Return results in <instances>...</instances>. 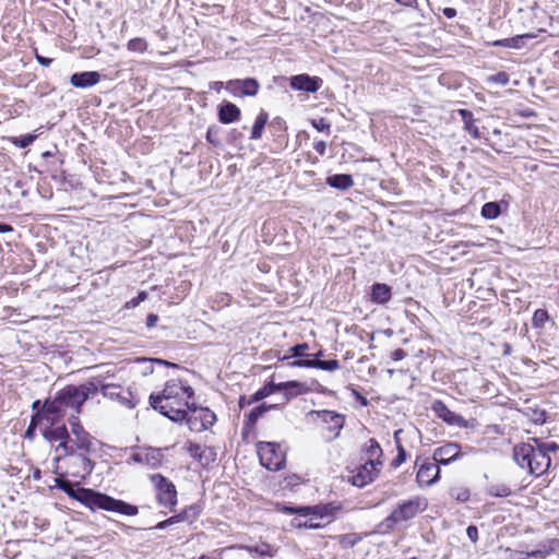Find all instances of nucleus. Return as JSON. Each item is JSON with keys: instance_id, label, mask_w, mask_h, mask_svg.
I'll list each match as a JSON object with an SVG mask.
<instances>
[{"instance_id": "obj_61", "label": "nucleus", "mask_w": 559, "mask_h": 559, "mask_svg": "<svg viewBox=\"0 0 559 559\" xmlns=\"http://www.w3.org/2000/svg\"><path fill=\"white\" fill-rule=\"evenodd\" d=\"M396 1L404 5H412L414 0H396Z\"/></svg>"}, {"instance_id": "obj_6", "label": "nucleus", "mask_w": 559, "mask_h": 559, "mask_svg": "<svg viewBox=\"0 0 559 559\" xmlns=\"http://www.w3.org/2000/svg\"><path fill=\"white\" fill-rule=\"evenodd\" d=\"M257 451L262 466L269 471H280L285 467L286 454L280 443L260 441Z\"/></svg>"}, {"instance_id": "obj_25", "label": "nucleus", "mask_w": 559, "mask_h": 559, "mask_svg": "<svg viewBox=\"0 0 559 559\" xmlns=\"http://www.w3.org/2000/svg\"><path fill=\"white\" fill-rule=\"evenodd\" d=\"M310 508H302L298 510L300 513L299 516L295 518L292 522L294 527H305V528H319L321 524L317 522V519L313 518H307L309 514Z\"/></svg>"}, {"instance_id": "obj_56", "label": "nucleus", "mask_w": 559, "mask_h": 559, "mask_svg": "<svg viewBox=\"0 0 559 559\" xmlns=\"http://www.w3.org/2000/svg\"><path fill=\"white\" fill-rule=\"evenodd\" d=\"M405 356H406V353L401 348H397L392 353L393 360H402L403 358H405Z\"/></svg>"}, {"instance_id": "obj_36", "label": "nucleus", "mask_w": 559, "mask_h": 559, "mask_svg": "<svg viewBox=\"0 0 559 559\" xmlns=\"http://www.w3.org/2000/svg\"><path fill=\"white\" fill-rule=\"evenodd\" d=\"M488 493L493 497H508L511 495V489L504 484H495L488 487Z\"/></svg>"}, {"instance_id": "obj_44", "label": "nucleus", "mask_w": 559, "mask_h": 559, "mask_svg": "<svg viewBox=\"0 0 559 559\" xmlns=\"http://www.w3.org/2000/svg\"><path fill=\"white\" fill-rule=\"evenodd\" d=\"M359 540L356 534H344L340 536V544L343 547H353Z\"/></svg>"}, {"instance_id": "obj_2", "label": "nucleus", "mask_w": 559, "mask_h": 559, "mask_svg": "<svg viewBox=\"0 0 559 559\" xmlns=\"http://www.w3.org/2000/svg\"><path fill=\"white\" fill-rule=\"evenodd\" d=\"M60 488L68 493L69 497L80 501L92 511L105 510L128 516H134L139 513L136 506L126 501L115 499L108 495L87 488L73 489L69 483H64Z\"/></svg>"}, {"instance_id": "obj_43", "label": "nucleus", "mask_w": 559, "mask_h": 559, "mask_svg": "<svg viewBox=\"0 0 559 559\" xmlns=\"http://www.w3.org/2000/svg\"><path fill=\"white\" fill-rule=\"evenodd\" d=\"M45 420L44 409L40 412L38 411L32 416L31 424L26 430V436H31L33 433V430L35 427L41 421Z\"/></svg>"}, {"instance_id": "obj_53", "label": "nucleus", "mask_w": 559, "mask_h": 559, "mask_svg": "<svg viewBox=\"0 0 559 559\" xmlns=\"http://www.w3.org/2000/svg\"><path fill=\"white\" fill-rule=\"evenodd\" d=\"M397 449H399V454H397L396 459L394 460L395 465H400L401 463H403L405 461V450L403 449L402 445H399Z\"/></svg>"}, {"instance_id": "obj_19", "label": "nucleus", "mask_w": 559, "mask_h": 559, "mask_svg": "<svg viewBox=\"0 0 559 559\" xmlns=\"http://www.w3.org/2000/svg\"><path fill=\"white\" fill-rule=\"evenodd\" d=\"M440 468L436 463L426 462L420 465L416 480L420 487H427L435 484L439 478Z\"/></svg>"}, {"instance_id": "obj_55", "label": "nucleus", "mask_w": 559, "mask_h": 559, "mask_svg": "<svg viewBox=\"0 0 559 559\" xmlns=\"http://www.w3.org/2000/svg\"><path fill=\"white\" fill-rule=\"evenodd\" d=\"M157 321H158V316L155 314V313H150L146 317V326L147 328H153L156 324Z\"/></svg>"}, {"instance_id": "obj_27", "label": "nucleus", "mask_w": 559, "mask_h": 559, "mask_svg": "<svg viewBox=\"0 0 559 559\" xmlns=\"http://www.w3.org/2000/svg\"><path fill=\"white\" fill-rule=\"evenodd\" d=\"M201 514V507L199 504H191L183 509L180 513L173 515L176 523L188 522L193 523Z\"/></svg>"}, {"instance_id": "obj_29", "label": "nucleus", "mask_w": 559, "mask_h": 559, "mask_svg": "<svg viewBox=\"0 0 559 559\" xmlns=\"http://www.w3.org/2000/svg\"><path fill=\"white\" fill-rule=\"evenodd\" d=\"M459 114L462 117L464 122V129L475 139L480 138V132L478 128L475 126V120L473 118V114L467 109H460Z\"/></svg>"}, {"instance_id": "obj_35", "label": "nucleus", "mask_w": 559, "mask_h": 559, "mask_svg": "<svg viewBox=\"0 0 559 559\" xmlns=\"http://www.w3.org/2000/svg\"><path fill=\"white\" fill-rule=\"evenodd\" d=\"M549 321V314L545 309H537L532 318L534 329H544L545 323Z\"/></svg>"}, {"instance_id": "obj_59", "label": "nucleus", "mask_w": 559, "mask_h": 559, "mask_svg": "<svg viewBox=\"0 0 559 559\" xmlns=\"http://www.w3.org/2000/svg\"><path fill=\"white\" fill-rule=\"evenodd\" d=\"M32 408H33L34 411H36V413H37L38 411H40V412H41V411H43V406L40 407V401H39V400H37V401L33 402V404H32Z\"/></svg>"}, {"instance_id": "obj_21", "label": "nucleus", "mask_w": 559, "mask_h": 559, "mask_svg": "<svg viewBox=\"0 0 559 559\" xmlns=\"http://www.w3.org/2000/svg\"><path fill=\"white\" fill-rule=\"evenodd\" d=\"M100 74L96 71L78 72L71 75L70 83L78 88H85L96 85Z\"/></svg>"}, {"instance_id": "obj_10", "label": "nucleus", "mask_w": 559, "mask_h": 559, "mask_svg": "<svg viewBox=\"0 0 559 559\" xmlns=\"http://www.w3.org/2000/svg\"><path fill=\"white\" fill-rule=\"evenodd\" d=\"M49 425L50 426L44 430L43 436L49 442H59L55 449L56 455H59L60 453H69L70 449L73 447L70 445V435L66 425L57 427L51 424Z\"/></svg>"}, {"instance_id": "obj_52", "label": "nucleus", "mask_w": 559, "mask_h": 559, "mask_svg": "<svg viewBox=\"0 0 559 559\" xmlns=\"http://www.w3.org/2000/svg\"><path fill=\"white\" fill-rule=\"evenodd\" d=\"M313 148L316 150V152L323 156L325 154V151H326V142L324 141H317L313 143Z\"/></svg>"}, {"instance_id": "obj_8", "label": "nucleus", "mask_w": 559, "mask_h": 559, "mask_svg": "<svg viewBox=\"0 0 559 559\" xmlns=\"http://www.w3.org/2000/svg\"><path fill=\"white\" fill-rule=\"evenodd\" d=\"M183 420H186L191 431L201 432L214 425L216 416L209 408L197 407L193 403H190V407L186 409Z\"/></svg>"}, {"instance_id": "obj_63", "label": "nucleus", "mask_w": 559, "mask_h": 559, "mask_svg": "<svg viewBox=\"0 0 559 559\" xmlns=\"http://www.w3.org/2000/svg\"><path fill=\"white\" fill-rule=\"evenodd\" d=\"M322 355H323V354H322V352L320 350L319 353H317V354H314V355H312V356H313L314 358H317V359H318V357H321Z\"/></svg>"}, {"instance_id": "obj_28", "label": "nucleus", "mask_w": 559, "mask_h": 559, "mask_svg": "<svg viewBox=\"0 0 559 559\" xmlns=\"http://www.w3.org/2000/svg\"><path fill=\"white\" fill-rule=\"evenodd\" d=\"M371 298L376 302L384 304L391 298V288L385 284L377 283L372 286Z\"/></svg>"}, {"instance_id": "obj_41", "label": "nucleus", "mask_w": 559, "mask_h": 559, "mask_svg": "<svg viewBox=\"0 0 559 559\" xmlns=\"http://www.w3.org/2000/svg\"><path fill=\"white\" fill-rule=\"evenodd\" d=\"M469 490L463 487H456L451 490V497L460 502H465L469 499Z\"/></svg>"}, {"instance_id": "obj_26", "label": "nucleus", "mask_w": 559, "mask_h": 559, "mask_svg": "<svg viewBox=\"0 0 559 559\" xmlns=\"http://www.w3.org/2000/svg\"><path fill=\"white\" fill-rule=\"evenodd\" d=\"M326 183L332 188L345 191L353 187L354 180L350 175L337 174L328 177Z\"/></svg>"}, {"instance_id": "obj_4", "label": "nucleus", "mask_w": 559, "mask_h": 559, "mask_svg": "<svg viewBox=\"0 0 559 559\" xmlns=\"http://www.w3.org/2000/svg\"><path fill=\"white\" fill-rule=\"evenodd\" d=\"M513 457L521 468L530 474L540 476L550 467V456L546 455L537 444L521 443L514 447Z\"/></svg>"}, {"instance_id": "obj_7", "label": "nucleus", "mask_w": 559, "mask_h": 559, "mask_svg": "<svg viewBox=\"0 0 559 559\" xmlns=\"http://www.w3.org/2000/svg\"><path fill=\"white\" fill-rule=\"evenodd\" d=\"M55 460L57 462L64 461L67 465V474L74 478L84 479L93 472L94 468L92 461L83 454L75 453L74 448H71L69 453H60L59 455H56Z\"/></svg>"}, {"instance_id": "obj_48", "label": "nucleus", "mask_w": 559, "mask_h": 559, "mask_svg": "<svg viewBox=\"0 0 559 559\" xmlns=\"http://www.w3.org/2000/svg\"><path fill=\"white\" fill-rule=\"evenodd\" d=\"M311 124L313 128H316L318 131H326L330 132L331 126L324 118L321 119H314L311 121Z\"/></svg>"}, {"instance_id": "obj_39", "label": "nucleus", "mask_w": 559, "mask_h": 559, "mask_svg": "<svg viewBox=\"0 0 559 559\" xmlns=\"http://www.w3.org/2000/svg\"><path fill=\"white\" fill-rule=\"evenodd\" d=\"M36 138L37 135L35 134H25L19 138H13L12 143L17 147L25 148L29 146L36 140Z\"/></svg>"}, {"instance_id": "obj_14", "label": "nucleus", "mask_w": 559, "mask_h": 559, "mask_svg": "<svg viewBox=\"0 0 559 559\" xmlns=\"http://www.w3.org/2000/svg\"><path fill=\"white\" fill-rule=\"evenodd\" d=\"M226 90L234 96H254L259 92V83L254 79L230 80L226 83Z\"/></svg>"}, {"instance_id": "obj_51", "label": "nucleus", "mask_w": 559, "mask_h": 559, "mask_svg": "<svg viewBox=\"0 0 559 559\" xmlns=\"http://www.w3.org/2000/svg\"><path fill=\"white\" fill-rule=\"evenodd\" d=\"M466 535L471 542L476 543L478 540V530L475 525H469L466 528Z\"/></svg>"}, {"instance_id": "obj_32", "label": "nucleus", "mask_w": 559, "mask_h": 559, "mask_svg": "<svg viewBox=\"0 0 559 559\" xmlns=\"http://www.w3.org/2000/svg\"><path fill=\"white\" fill-rule=\"evenodd\" d=\"M102 393L105 397H109L112 400L120 399L122 403H129L127 399L121 397L120 388L112 383H106L104 381V384L102 385Z\"/></svg>"}, {"instance_id": "obj_15", "label": "nucleus", "mask_w": 559, "mask_h": 559, "mask_svg": "<svg viewBox=\"0 0 559 559\" xmlns=\"http://www.w3.org/2000/svg\"><path fill=\"white\" fill-rule=\"evenodd\" d=\"M131 460L135 463L157 468L162 465L163 454L159 449H141L132 454Z\"/></svg>"}, {"instance_id": "obj_1", "label": "nucleus", "mask_w": 559, "mask_h": 559, "mask_svg": "<svg viewBox=\"0 0 559 559\" xmlns=\"http://www.w3.org/2000/svg\"><path fill=\"white\" fill-rule=\"evenodd\" d=\"M192 395L191 386L178 380H170L166 382L162 393L150 395V404L155 411L173 421H182L186 409L190 407L189 401Z\"/></svg>"}, {"instance_id": "obj_17", "label": "nucleus", "mask_w": 559, "mask_h": 559, "mask_svg": "<svg viewBox=\"0 0 559 559\" xmlns=\"http://www.w3.org/2000/svg\"><path fill=\"white\" fill-rule=\"evenodd\" d=\"M69 423L71 426V432L75 438V444L79 449L88 451L92 447V437L91 435L84 430L81 426L78 416L71 415L69 417Z\"/></svg>"}, {"instance_id": "obj_49", "label": "nucleus", "mask_w": 559, "mask_h": 559, "mask_svg": "<svg viewBox=\"0 0 559 559\" xmlns=\"http://www.w3.org/2000/svg\"><path fill=\"white\" fill-rule=\"evenodd\" d=\"M147 297L145 292H140L136 297L126 302V308H135L140 302L144 301Z\"/></svg>"}, {"instance_id": "obj_38", "label": "nucleus", "mask_w": 559, "mask_h": 559, "mask_svg": "<svg viewBox=\"0 0 559 559\" xmlns=\"http://www.w3.org/2000/svg\"><path fill=\"white\" fill-rule=\"evenodd\" d=\"M127 47L130 51L144 52L147 49V43L145 39L136 37L130 39Z\"/></svg>"}, {"instance_id": "obj_22", "label": "nucleus", "mask_w": 559, "mask_h": 559, "mask_svg": "<svg viewBox=\"0 0 559 559\" xmlns=\"http://www.w3.org/2000/svg\"><path fill=\"white\" fill-rule=\"evenodd\" d=\"M362 460L374 463L377 466L382 467L383 462L381 460L382 457V449L380 444L374 439H369L366 443L364 451H362Z\"/></svg>"}, {"instance_id": "obj_16", "label": "nucleus", "mask_w": 559, "mask_h": 559, "mask_svg": "<svg viewBox=\"0 0 559 559\" xmlns=\"http://www.w3.org/2000/svg\"><path fill=\"white\" fill-rule=\"evenodd\" d=\"M461 456V448L457 443L449 442L439 447L433 452L436 463L447 465Z\"/></svg>"}, {"instance_id": "obj_20", "label": "nucleus", "mask_w": 559, "mask_h": 559, "mask_svg": "<svg viewBox=\"0 0 559 559\" xmlns=\"http://www.w3.org/2000/svg\"><path fill=\"white\" fill-rule=\"evenodd\" d=\"M431 408L439 418L450 425L463 426L465 423L461 415L450 411L441 401H435Z\"/></svg>"}, {"instance_id": "obj_54", "label": "nucleus", "mask_w": 559, "mask_h": 559, "mask_svg": "<svg viewBox=\"0 0 559 559\" xmlns=\"http://www.w3.org/2000/svg\"><path fill=\"white\" fill-rule=\"evenodd\" d=\"M175 523H176V521H175V520H173V516H170L169 519H167V520H165V521L159 522V523L155 526V528H156V530H164V528H166V527H168L169 525H173V524H175Z\"/></svg>"}, {"instance_id": "obj_64", "label": "nucleus", "mask_w": 559, "mask_h": 559, "mask_svg": "<svg viewBox=\"0 0 559 559\" xmlns=\"http://www.w3.org/2000/svg\"><path fill=\"white\" fill-rule=\"evenodd\" d=\"M153 361H154V360H148L147 362L151 365ZM155 361H156V362H158V364H163V362H164V361H163V360H160V359H156Z\"/></svg>"}, {"instance_id": "obj_37", "label": "nucleus", "mask_w": 559, "mask_h": 559, "mask_svg": "<svg viewBox=\"0 0 559 559\" xmlns=\"http://www.w3.org/2000/svg\"><path fill=\"white\" fill-rule=\"evenodd\" d=\"M309 345L307 343L297 344L289 348L290 355H285L282 359H288L289 357H309L310 355L306 352L308 350Z\"/></svg>"}, {"instance_id": "obj_12", "label": "nucleus", "mask_w": 559, "mask_h": 559, "mask_svg": "<svg viewBox=\"0 0 559 559\" xmlns=\"http://www.w3.org/2000/svg\"><path fill=\"white\" fill-rule=\"evenodd\" d=\"M317 415L325 425V429L329 431L328 439H336L344 427L345 417L342 414L328 409L319 411L317 412Z\"/></svg>"}, {"instance_id": "obj_60", "label": "nucleus", "mask_w": 559, "mask_h": 559, "mask_svg": "<svg viewBox=\"0 0 559 559\" xmlns=\"http://www.w3.org/2000/svg\"><path fill=\"white\" fill-rule=\"evenodd\" d=\"M12 227L5 224H0V233L11 231Z\"/></svg>"}, {"instance_id": "obj_33", "label": "nucleus", "mask_w": 559, "mask_h": 559, "mask_svg": "<svg viewBox=\"0 0 559 559\" xmlns=\"http://www.w3.org/2000/svg\"><path fill=\"white\" fill-rule=\"evenodd\" d=\"M500 213V205L497 202H487L481 207V215L486 219H495Z\"/></svg>"}, {"instance_id": "obj_46", "label": "nucleus", "mask_w": 559, "mask_h": 559, "mask_svg": "<svg viewBox=\"0 0 559 559\" xmlns=\"http://www.w3.org/2000/svg\"><path fill=\"white\" fill-rule=\"evenodd\" d=\"M316 364H317V358H313V359H298V360H295V361L290 362L289 365L292 367H298V368H316Z\"/></svg>"}, {"instance_id": "obj_18", "label": "nucleus", "mask_w": 559, "mask_h": 559, "mask_svg": "<svg viewBox=\"0 0 559 559\" xmlns=\"http://www.w3.org/2000/svg\"><path fill=\"white\" fill-rule=\"evenodd\" d=\"M322 84V80L308 74H298L290 78V87L296 91H305L308 93L317 92Z\"/></svg>"}, {"instance_id": "obj_45", "label": "nucleus", "mask_w": 559, "mask_h": 559, "mask_svg": "<svg viewBox=\"0 0 559 559\" xmlns=\"http://www.w3.org/2000/svg\"><path fill=\"white\" fill-rule=\"evenodd\" d=\"M270 407H266L264 404L254 407L248 415V419L251 424H254L259 417Z\"/></svg>"}, {"instance_id": "obj_31", "label": "nucleus", "mask_w": 559, "mask_h": 559, "mask_svg": "<svg viewBox=\"0 0 559 559\" xmlns=\"http://www.w3.org/2000/svg\"><path fill=\"white\" fill-rule=\"evenodd\" d=\"M269 115L265 111H261L257 117L254 124L251 130V140H260L263 135V130L267 123Z\"/></svg>"}, {"instance_id": "obj_57", "label": "nucleus", "mask_w": 559, "mask_h": 559, "mask_svg": "<svg viewBox=\"0 0 559 559\" xmlns=\"http://www.w3.org/2000/svg\"><path fill=\"white\" fill-rule=\"evenodd\" d=\"M443 13H444V15H445L447 17L452 19V17H454V16L456 15V10H455V9H453V8H445V9L443 10Z\"/></svg>"}, {"instance_id": "obj_42", "label": "nucleus", "mask_w": 559, "mask_h": 559, "mask_svg": "<svg viewBox=\"0 0 559 559\" xmlns=\"http://www.w3.org/2000/svg\"><path fill=\"white\" fill-rule=\"evenodd\" d=\"M534 443L538 445V448L546 454L555 453L559 450V445L556 442H540L537 439H534Z\"/></svg>"}, {"instance_id": "obj_11", "label": "nucleus", "mask_w": 559, "mask_h": 559, "mask_svg": "<svg viewBox=\"0 0 559 559\" xmlns=\"http://www.w3.org/2000/svg\"><path fill=\"white\" fill-rule=\"evenodd\" d=\"M380 471V466L371 463V461H365L361 465L352 472L353 475L348 478V480L352 485L361 488L372 483L378 477Z\"/></svg>"}, {"instance_id": "obj_62", "label": "nucleus", "mask_w": 559, "mask_h": 559, "mask_svg": "<svg viewBox=\"0 0 559 559\" xmlns=\"http://www.w3.org/2000/svg\"><path fill=\"white\" fill-rule=\"evenodd\" d=\"M285 511L288 512V513H294L296 512L293 508H285Z\"/></svg>"}, {"instance_id": "obj_50", "label": "nucleus", "mask_w": 559, "mask_h": 559, "mask_svg": "<svg viewBox=\"0 0 559 559\" xmlns=\"http://www.w3.org/2000/svg\"><path fill=\"white\" fill-rule=\"evenodd\" d=\"M217 132L218 129L216 127L209 128L206 132V140L210 143L217 145L219 143L218 140L216 139Z\"/></svg>"}, {"instance_id": "obj_3", "label": "nucleus", "mask_w": 559, "mask_h": 559, "mask_svg": "<svg viewBox=\"0 0 559 559\" xmlns=\"http://www.w3.org/2000/svg\"><path fill=\"white\" fill-rule=\"evenodd\" d=\"M83 394L76 392V385H68L59 391L52 400L43 404L45 420L56 425L67 415L78 416L81 412Z\"/></svg>"}, {"instance_id": "obj_23", "label": "nucleus", "mask_w": 559, "mask_h": 559, "mask_svg": "<svg viewBox=\"0 0 559 559\" xmlns=\"http://www.w3.org/2000/svg\"><path fill=\"white\" fill-rule=\"evenodd\" d=\"M240 109L230 102H224L218 109V119L222 123L228 124L240 119Z\"/></svg>"}, {"instance_id": "obj_30", "label": "nucleus", "mask_w": 559, "mask_h": 559, "mask_svg": "<svg viewBox=\"0 0 559 559\" xmlns=\"http://www.w3.org/2000/svg\"><path fill=\"white\" fill-rule=\"evenodd\" d=\"M525 38H533V36L531 34L518 35L514 37L496 40L492 43V46L520 49L523 47Z\"/></svg>"}, {"instance_id": "obj_47", "label": "nucleus", "mask_w": 559, "mask_h": 559, "mask_svg": "<svg viewBox=\"0 0 559 559\" xmlns=\"http://www.w3.org/2000/svg\"><path fill=\"white\" fill-rule=\"evenodd\" d=\"M488 81L498 83L500 85H507L509 83V74L506 72H498L489 76Z\"/></svg>"}, {"instance_id": "obj_13", "label": "nucleus", "mask_w": 559, "mask_h": 559, "mask_svg": "<svg viewBox=\"0 0 559 559\" xmlns=\"http://www.w3.org/2000/svg\"><path fill=\"white\" fill-rule=\"evenodd\" d=\"M282 389L287 390V394L290 395V396H296V395L302 394V393H305L307 391L305 384L296 382V381H289V382L280 383V384L265 385L264 388L259 390L253 395V401L262 400V399L266 397L267 395L272 394L273 392L282 390Z\"/></svg>"}, {"instance_id": "obj_5", "label": "nucleus", "mask_w": 559, "mask_h": 559, "mask_svg": "<svg viewBox=\"0 0 559 559\" xmlns=\"http://www.w3.org/2000/svg\"><path fill=\"white\" fill-rule=\"evenodd\" d=\"M427 506V500L420 497L403 501L382 522V526H385L388 530H391L397 523L414 519L418 513L425 511Z\"/></svg>"}, {"instance_id": "obj_9", "label": "nucleus", "mask_w": 559, "mask_h": 559, "mask_svg": "<svg viewBox=\"0 0 559 559\" xmlns=\"http://www.w3.org/2000/svg\"><path fill=\"white\" fill-rule=\"evenodd\" d=\"M150 479L155 487L158 503L173 509L177 504L176 486L160 474H154Z\"/></svg>"}, {"instance_id": "obj_58", "label": "nucleus", "mask_w": 559, "mask_h": 559, "mask_svg": "<svg viewBox=\"0 0 559 559\" xmlns=\"http://www.w3.org/2000/svg\"><path fill=\"white\" fill-rule=\"evenodd\" d=\"M37 60L40 64L46 66V67L51 63V59H48V58H45V57H41L38 55H37Z\"/></svg>"}, {"instance_id": "obj_34", "label": "nucleus", "mask_w": 559, "mask_h": 559, "mask_svg": "<svg viewBox=\"0 0 559 559\" xmlns=\"http://www.w3.org/2000/svg\"><path fill=\"white\" fill-rule=\"evenodd\" d=\"M187 450H188L189 454L192 457H194L195 460H198L199 462H203V459H205L207 461L206 452H211L209 449L203 448L202 445H200L198 443H192V442H190L187 445Z\"/></svg>"}, {"instance_id": "obj_40", "label": "nucleus", "mask_w": 559, "mask_h": 559, "mask_svg": "<svg viewBox=\"0 0 559 559\" xmlns=\"http://www.w3.org/2000/svg\"><path fill=\"white\" fill-rule=\"evenodd\" d=\"M316 368L326 370V371H335L340 368V362L336 359H332V360L317 359Z\"/></svg>"}, {"instance_id": "obj_24", "label": "nucleus", "mask_w": 559, "mask_h": 559, "mask_svg": "<svg viewBox=\"0 0 559 559\" xmlns=\"http://www.w3.org/2000/svg\"><path fill=\"white\" fill-rule=\"evenodd\" d=\"M103 384H104V380L98 376V377H94L93 379H91L90 381H87L81 385H76V392H79L80 395L83 394L82 403L84 404V402L90 396H93L98 390L102 391Z\"/></svg>"}]
</instances>
